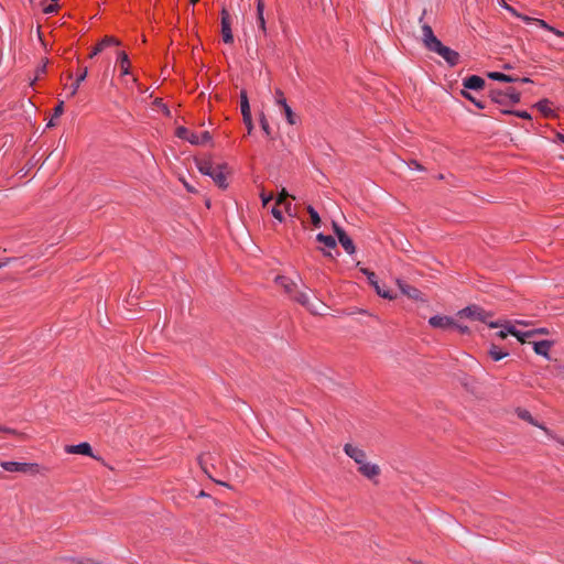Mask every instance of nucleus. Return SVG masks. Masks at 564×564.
<instances>
[{
    "label": "nucleus",
    "instance_id": "4be33fe9",
    "mask_svg": "<svg viewBox=\"0 0 564 564\" xmlns=\"http://www.w3.org/2000/svg\"><path fill=\"white\" fill-rule=\"evenodd\" d=\"M221 35L223 40L227 44H231L234 42V35L231 32L230 21H221Z\"/></svg>",
    "mask_w": 564,
    "mask_h": 564
},
{
    "label": "nucleus",
    "instance_id": "69168bd1",
    "mask_svg": "<svg viewBox=\"0 0 564 564\" xmlns=\"http://www.w3.org/2000/svg\"><path fill=\"white\" fill-rule=\"evenodd\" d=\"M53 2H57L58 0H52Z\"/></svg>",
    "mask_w": 564,
    "mask_h": 564
},
{
    "label": "nucleus",
    "instance_id": "393cba45",
    "mask_svg": "<svg viewBox=\"0 0 564 564\" xmlns=\"http://www.w3.org/2000/svg\"><path fill=\"white\" fill-rule=\"evenodd\" d=\"M339 243L345 249V251L349 254H352L356 251L355 245L348 235L346 237H340Z\"/></svg>",
    "mask_w": 564,
    "mask_h": 564
},
{
    "label": "nucleus",
    "instance_id": "2eb2a0df",
    "mask_svg": "<svg viewBox=\"0 0 564 564\" xmlns=\"http://www.w3.org/2000/svg\"><path fill=\"white\" fill-rule=\"evenodd\" d=\"M264 2L263 0H257V23L260 31L267 34L265 19H264Z\"/></svg>",
    "mask_w": 564,
    "mask_h": 564
},
{
    "label": "nucleus",
    "instance_id": "864d4df0",
    "mask_svg": "<svg viewBox=\"0 0 564 564\" xmlns=\"http://www.w3.org/2000/svg\"><path fill=\"white\" fill-rule=\"evenodd\" d=\"M204 463H205V458H204V457H202V458H200V460H199V464L202 465L203 469H204L205 471H207V470H206V468H205V466H204Z\"/></svg>",
    "mask_w": 564,
    "mask_h": 564
},
{
    "label": "nucleus",
    "instance_id": "4468645a",
    "mask_svg": "<svg viewBox=\"0 0 564 564\" xmlns=\"http://www.w3.org/2000/svg\"><path fill=\"white\" fill-rule=\"evenodd\" d=\"M65 451L69 454H82L93 456L91 446L88 443H80L78 445H68Z\"/></svg>",
    "mask_w": 564,
    "mask_h": 564
},
{
    "label": "nucleus",
    "instance_id": "a211bd4d",
    "mask_svg": "<svg viewBox=\"0 0 564 564\" xmlns=\"http://www.w3.org/2000/svg\"><path fill=\"white\" fill-rule=\"evenodd\" d=\"M503 7L510 11L513 15L521 18L527 23H535L540 25L541 28H546V23L543 20L540 19H532L527 15L519 14L512 7L508 6L507 3L503 4Z\"/></svg>",
    "mask_w": 564,
    "mask_h": 564
},
{
    "label": "nucleus",
    "instance_id": "7c9ffc66",
    "mask_svg": "<svg viewBox=\"0 0 564 564\" xmlns=\"http://www.w3.org/2000/svg\"><path fill=\"white\" fill-rule=\"evenodd\" d=\"M307 212L310 214V217H311L313 226L314 227H319L322 220H321V217H319L318 213L312 206L307 207Z\"/></svg>",
    "mask_w": 564,
    "mask_h": 564
},
{
    "label": "nucleus",
    "instance_id": "ddd939ff",
    "mask_svg": "<svg viewBox=\"0 0 564 564\" xmlns=\"http://www.w3.org/2000/svg\"><path fill=\"white\" fill-rule=\"evenodd\" d=\"M397 284H398L399 289L401 290V292L404 295H406L408 297L413 299V300L421 299V292L416 288L408 285L406 283H404L402 280H399V279L397 280Z\"/></svg>",
    "mask_w": 564,
    "mask_h": 564
},
{
    "label": "nucleus",
    "instance_id": "423d86ee",
    "mask_svg": "<svg viewBox=\"0 0 564 564\" xmlns=\"http://www.w3.org/2000/svg\"><path fill=\"white\" fill-rule=\"evenodd\" d=\"M460 317H466L473 321H479L489 325V317L491 314L477 305L467 306L458 312Z\"/></svg>",
    "mask_w": 564,
    "mask_h": 564
},
{
    "label": "nucleus",
    "instance_id": "f257e3e1",
    "mask_svg": "<svg viewBox=\"0 0 564 564\" xmlns=\"http://www.w3.org/2000/svg\"><path fill=\"white\" fill-rule=\"evenodd\" d=\"M422 41L429 51L442 56L451 66H455L459 62V54L448 46L443 45L434 35L429 24L422 25Z\"/></svg>",
    "mask_w": 564,
    "mask_h": 564
},
{
    "label": "nucleus",
    "instance_id": "37998d69",
    "mask_svg": "<svg viewBox=\"0 0 564 564\" xmlns=\"http://www.w3.org/2000/svg\"><path fill=\"white\" fill-rule=\"evenodd\" d=\"M56 9H57L56 4H48V6L44 7L43 11H44V13L48 14V13L55 12Z\"/></svg>",
    "mask_w": 564,
    "mask_h": 564
},
{
    "label": "nucleus",
    "instance_id": "72a5a7b5",
    "mask_svg": "<svg viewBox=\"0 0 564 564\" xmlns=\"http://www.w3.org/2000/svg\"><path fill=\"white\" fill-rule=\"evenodd\" d=\"M260 126H261L263 132L265 133V135L270 137L271 128H270L267 117L263 112H261V115H260Z\"/></svg>",
    "mask_w": 564,
    "mask_h": 564
},
{
    "label": "nucleus",
    "instance_id": "9b49d317",
    "mask_svg": "<svg viewBox=\"0 0 564 564\" xmlns=\"http://www.w3.org/2000/svg\"><path fill=\"white\" fill-rule=\"evenodd\" d=\"M463 86L467 89L479 90L485 87V80L477 75H471L463 80Z\"/></svg>",
    "mask_w": 564,
    "mask_h": 564
},
{
    "label": "nucleus",
    "instance_id": "e433bc0d",
    "mask_svg": "<svg viewBox=\"0 0 564 564\" xmlns=\"http://www.w3.org/2000/svg\"><path fill=\"white\" fill-rule=\"evenodd\" d=\"M361 272H362L364 274H366V275H367V278H368V280H369V283H370L371 285H373V284H376V283L378 282V280H377V276H376L375 272H372V271H370V270H368V269H366V268H362V269H361Z\"/></svg>",
    "mask_w": 564,
    "mask_h": 564
},
{
    "label": "nucleus",
    "instance_id": "412c9836",
    "mask_svg": "<svg viewBox=\"0 0 564 564\" xmlns=\"http://www.w3.org/2000/svg\"><path fill=\"white\" fill-rule=\"evenodd\" d=\"M489 97L491 100L499 105H507V94L499 89H490Z\"/></svg>",
    "mask_w": 564,
    "mask_h": 564
},
{
    "label": "nucleus",
    "instance_id": "6e6552de",
    "mask_svg": "<svg viewBox=\"0 0 564 564\" xmlns=\"http://www.w3.org/2000/svg\"><path fill=\"white\" fill-rule=\"evenodd\" d=\"M1 467L10 473H23V474H34L37 471L36 464L30 463H19V462H2Z\"/></svg>",
    "mask_w": 564,
    "mask_h": 564
},
{
    "label": "nucleus",
    "instance_id": "6ab92c4d",
    "mask_svg": "<svg viewBox=\"0 0 564 564\" xmlns=\"http://www.w3.org/2000/svg\"><path fill=\"white\" fill-rule=\"evenodd\" d=\"M508 332L510 335L517 337V339L522 344L527 343V338L533 336V332H520L514 327V325L508 326Z\"/></svg>",
    "mask_w": 564,
    "mask_h": 564
},
{
    "label": "nucleus",
    "instance_id": "052dcab7",
    "mask_svg": "<svg viewBox=\"0 0 564 564\" xmlns=\"http://www.w3.org/2000/svg\"><path fill=\"white\" fill-rule=\"evenodd\" d=\"M185 187H187V189H189V191H191V185L185 184Z\"/></svg>",
    "mask_w": 564,
    "mask_h": 564
},
{
    "label": "nucleus",
    "instance_id": "c85d7f7f",
    "mask_svg": "<svg viewBox=\"0 0 564 564\" xmlns=\"http://www.w3.org/2000/svg\"><path fill=\"white\" fill-rule=\"evenodd\" d=\"M87 74H88L87 67L83 68V70L78 75L76 82L72 85V91H70L72 96H74L77 93V89H78L80 83L86 79Z\"/></svg>",
    "mask_w": 564,
    "mask_h": 564
},
{
    "label": "nucleus",
    "instance_id": "c756f323",
    "mask_svg": "<svg viewBox=\"0 0 564 564\" xmlns=\"http://www.w3.org/2000/svg\"><path fill=\"white\" fill-rule=\"evenodd\" d=\"M507 101L509 100L511 104H518L520 101V93L513 88H508L506 91Z\"/></svg>",
    "mask_w": 564,
    "mask_h": 564
},
{
    "label": "nucleus",
    "instance_id": "79ce46f5",
    "mask_svg": "<svg viewBox=\"0 0 564 564\" xmlns=\"http://www.w3.org/2000/svg\"><path fill=\"white\" fill-rule=\"evenodd\" d=\"M271 214L272 216L278 219L279 221H282L283 220V215H282V212L276 207L274 206L272 209H271Z\"/></svg>",
    "mask_w": 564,
    "mask_h": 564
},
{
    "label": "nucleus",
    "instance_id": "ea45409f",
    "mask_svg": "<svg viewBox=\"0 0 564 564\" xmlns=\"http://www.w3.org/2000/svg\"><path fill=\"white\" fill-rule=\"evenodd\" d=\"M63 111H64V102L59 101L58 105L54 109L53 119L62 116Z\"/></svg>",
    "mask_w": 564,
    "mask_h": 564
},
{
    "label": "nucleus",
    "instance_id": "c03bdc74",
    "mask_svg": "<svg viewBox=\"0 0 564 564\" xmlns=\"http://www.w3.org/2000/svg\"><path fill=\"white\" fill-rule=\"evenodd\" d=\"M221 21H226V22L230 21L229 12L226 9H223V11H221Z\"/></svg>",
    "mask_w": 564,
    "mask_h": 564
},
{
    "label": "nucleus",
    "instance_id": "603ef678",
    "mask_svg": "<svg viewBox=\"0 0 564 564\" xmlns=\"http://www.w3.org/2000/svg\"><path fill=\"white\" fill-rule=\"evenodd\" d=\"M412 164L415 166V169L417 170H422L423 167L415 161L412 162Z\"/></svg>",
    "mask_w": 564,
    "mask_h": 564
},
{
    "label": "nucleus",
    "instance_id": "20e7f679",
    "mask_svg": "<svg viewBox=\"0 0 564 564\" xmlns=\"http://www.w3.org/2000/svg\"><path fill=\"white\" fill-rule=\"evenodd\" d=\"M197 167L200 173L210 176L220 188H226L228 186L223 166L215 165L213 162L206 160L199 161L197 163Z\"/></svg>",
    "mask_w": 564,
    "mask_h": 564
},
{
    "label": "nucleus",
    "instance_id": "cd10ccee",
    "mask_svg": "<svg viewBox=\"0 0 564 564\" xmlns=\"http://www.w3.org/2000/svg\"><path fill=\"white\" fill-rule=\"evenodd\" d=\"M240 108H241L242 115L251 113L250 105H249V100H248L246 90H241V93H240Z\"/></svg>",
    "mask_w": 564,
    "mask_h": 564
},
{
    "label": "nucleus",
    "instance_id": "a878e982",
    "mask_svg": "<svg viewBox=\"0 0 564 564\" xmlns=\"http://www.w3.org/2000/svg\"><path fill=\"white\" fill-rule=\"evenodd\" d=\"M317 241L322 242L327 248H335L336 247V240L332 236H326L324 234H318L316 236Z\"/></svg>",
    "mask_w": 564,
    "mask_h": 564
},
{
    "label": "nucleus",
    "instance_id": "39448f33",
    "mask_svg": "<svg viewBox=\"0 0 564 564\" xmlns=\"http://www.w3.org/2000/svg\"><path fill=\"white\" fill-rule=\"evenodd\" d=\"M176 135L180 139H184L195 145L206 144L212 140V137L208 131H204L202 133H196V132L189 131L185 127H178L176 129Z\"/></svg>",
    "mask_w": 564,
    "mask_h": 564
},
{
    "label": "nucleus",
    "instance_id": "bf43d9fd",
    "mask_svg": "<svg viewBox=\"0 0 564 564\" xmlns=\"http://www.w3.org/2000/svg\"><path fill=\"white\" fill-rule=\"evenodd\" d=\"M6 262H0V268L4 267Z\"/></svg>",
    "mask_w": 564,
    "mask_h": 564
},
{
    "label": "nucleus",
    "instance_id": "c9c22d12",
    "mask_svg": "<svg viewBox=\"0 0 564 564\" xmlns=\"http://www.w3.org/2000/svg\"><path fill=\"white\" fill-rule=\"evenodd\" d=\"M502 113H506V115H514L517 117H520L522 119H527V120H530L531 119V115L527 111H512V110H502Z\"/></svg>",
    "mask_w": 564,
    "mask_h": 564
},
{
    "label": "nucleus",
    "instance_id": "f3484780",
    "mask_svg": "<svg viewBox=\"0 0 564 564\" xmlns=\"http://www.w3.org/2000/svg\"><path fill=\"white\" fill-rule=\"evenodd\" d=\"M552 346V343L550 340H541V341H534L533 343V349L535 354L541 355L545 358H549V350Z\"/></svg>",
    "mask_w": 564,
    "mask_h": 564
},
{
    "label": "nucleus",
    "instance_id": "f8f14e48",
    "mask_svg": "<svg viewBox=\"0 0 564 564\" xmlns=\"http://www.w3.org/2000/svg\"><path fill=\"white\" fill-rule=\"evenodd\" d=\"M516 413L519 419L527 421L528 423H530L533 426H538L539 429L543 430L546 434L550 433V431L544 425L538 423V421H535L533 419V416L531 415V413L528 410L519 408V409H517Z\"/></svg>",
    "mask_w": 564,
    "mask_h": 564
},
{
    "label": "nucleus",
    "instance_id": "9d476101",
    "mask_svg": "<svg viewBox=\"0 0 564 564\" xmlns=\"http://www.w3.org/2000/svg\"><path fill=\"white\" fill-rule=\"evenodd\" d=\"M120 42L113 36H105L91 51L89 57L93 58L100 52H102L107 46L110 45H119Z\"/></svg>",
    "mask_w": 564,
    "mask_h": 564
},
{
    "label": "nucleus",
    "instance_id": "7ed1b4c3",
    "mask_svg": "<svg viewBox=\"0 0 564 564\" xmlns=\"http://www.w3.org/2000/svg\"><path fill=\"white\" fill-rule=\"evenodd\" d=\"M344 452L347 456L354 459L356 464H358V470L361 475L368 479H373L379 476L380 467L376 464L368 463L366 453L362 449L351 444H346L344 446Z\"/></svg>",
    "mask_w": 564,
    "mask_h": 564
},
{
    "label": "nucleus",
    "instance_id": "58836bf2",
    "mask_svg": "<svg viewBox=\"0 0 564 564\" xmlns=\"http://www.w3.org/2000/svg\"><path fill=\"white\" fill-rule=\"evenodd\" d=\"M334 232L336 234L338 241L340 240V237H346L347 234L336 224H333Z\"/></svg>",
    "mask_w": 564,
    "mask_h": 564
},
{
    "label": "nucleus",
    "instance_id": "5fc2aeb1",
    "mask_svg": "<svg viewBox=\"0 0 564 564\" xmlns=\"http://www.w3.org/2000/svg\"><path fill=\"white\" fill-rule=\"evenodd\" d=\"M322 251H323L324 256H326V257H332L330 251H326V250H324V249H322Z\"/></svg>",
    "mask_w": 564,
    "mask_h": 564
},
{
    "label": "nucleus",
    "instance_id": "3c124183",
    "mask_svg": "<svg viewBox=\"0 0 564 564\" xmlns=\"http://www.w3.org/2000/svg\"><path fill=\"white\" fill-rule=\"evenodd\" d=\"M547 435H550L551 438L556 440L560 444H562L564 446V441L556 438V436L552 435L551 432Z\"/></svg>",
    "mask_w": 564,
    "mask_h": 564
},
{
    "label": "nucleus",
    "instance_id": "f03ea898",
    "mask_svg": "<svg viewBox=\"0 0 564 564\" xmlns=\"http://www.w3.org/2000/svg\"><path fill=\"white\" fill-rule=\"evenodd\" d=\"M275 280L294 301L305 306L313 314H322V308L324 307L322 302H311L308 295L305 292L297 291L296 284L285 276H276Z\"/></svg>",
    "mask_w": 564,
    "mask_h": 564
},
{
    "label": "nucleus",
    "instance_id": "2f4dec72",
    "mask_svg": "<svg viewBox=\"0 0 564 564\" xmlns=\"http://www.w3.org/2000/svg\"><path fill=\"white\" fill-rule=\"evenodd\" d=\"M288 197H290L289 193L286 192L285 188H282V191L278 195L276 205L284 204L285 205V209L289 210L291 204L286 203V198Z\"/></svg>",
    "mask_w": 564,
    "mask_h": 564
},
{
    "label": "nucleus",
    "instance_id": "680f3d73",
    "mask_svg": "<svg viewBox=\"0 0 564 564\" xmlns=\"http://www.w3.org/2000/svg\"><path fill=\"white\" fill-rule=\"evenodd\" d=\"M185 187H187V189H189V191H191V185L185 184Z\"/></svg>",
    "mask_w": 564,
    "mask_h": 564
},
{
    "label": "nucleus",
    "instance_id": "13d9d810",
    "mask_svg": "<svg viewBox=\"0 0 564 564\" xmlns=\"http://www.w3.org/2000/svg\"><path fill=\"white\" fill-rule=\"evenodd\" d=\"M558 139H560L561 142L564 143V135L563 134H558Z\"/></svg>",
    "mask_w": 564,
    "mask_h": 564
},
{
    "label": "nucleus",
    "instance_id": "a18cd8bd",
    "mask_svg": "<svg viewBox=\"0 0 564 564\" xmlns=\"http://www.w3.org/2000/svg\"><path fill=\"white\" fill-rule=\"evenodd\" d=\"M453 327L457 328L463 334L468 332V327L467 326L458 325L456 322H455V325Z\"/></svg>",
    "mask_w": 564,
    "mask_h": 564
},
{
    "label": "nucleus",
    "instance_id": "bb28decb",
    "mask_svg": "<svg viewBox=\"0 0 564 564\" xmlns=\"http://www.w3.org/2000/svg\"><path fill=\"white\" fill-rule=\"evenodd\" d=\"M377 292V294L383 299H388V300H393L395 299V295L390 292L389 290H386L383 286H381L379 284V282H377L376 284L372 285Z\"/></svg>",
    "mask_w": 564,
    "mask_h": 564
},
{
    "label": "nucleus",
    "instance_id": "1a4fd4ad",
    "mask_svg": "<svg viewBox=\"0 0 564 564\" xmlns=\"http://www.w3.org/2000/svg\"><path fill=\"white\" fill-rule=\"evenodd\" d=\"M429 324L434 328L447 329L455 325V321L448 316L435 315L429 319Z\"/></svg>",
    "mask_w": 564,
    "mask_h": 564
},
{
    "label": "nucleus",
    "instance_id": "4d7b16f0",
    "mask_svg": "<svg viewBox=\"0 0 564 564\" xmlns=\"http://www.w3.org/2000/svg\"><path fill=\"white\" fill-rule=\"evenodd\" d=\"M54 126H55L54 120L51 119L50 122L47 123V127H54Z\"/></svg>",
    "mask_w": 564,
    "mask_h": 564
},
{
    "label": "nucleus",
    "instance_id": "6e6d98bb",
    "mask_svg": "<svg viewBox=\"0 0 564 564\" xmlns=\"http://www.w3.org/2000/svg\"><path fill=\"white\" fill-rule=\"evenodd\" d=\"M518 80H520V82H522V83H529V82H530V79H529V78H527V77H523V78H521V79H520V78H518Z\"/></svg>",
    "mask_w": 564,
    "mask_h": 564
},
{
    "label": "nucleus",
    "instance_id": "09e8293b",
    "mask_svg": "<svg viewBox=\"0 0 564 564\" xmlns=\"http://www.w3.org/2000/svg\"><path fill=\"white\" fill-rule=\"evenodd\" d=\"M0 431L1 432H6V433H10V434H15L14 430H11V429H8V427H3V426H0Z\"/></svg>",
    "mask_w": 564,
    "mask_h": 564
},
{
    "label": "nucleus",
    "instance_id": "0e129e2a",
    "mask_svg": "<svg viewBox=\"0 0 564 564\" xmlns=\"http://www.w3.org/2000/svg\"><path fill=\"white\" fill-rule=\"evenodd\" d=\"M198 1H199V0H192V3H196V2H198Z\"/></svg>",
    "mask_w": 564,
    "mask_h": 564
},
{
    "label": "nucleus",
    "instance_id": "b1692460",
    "mask_svg": "<svg viewBox=\"0 0 564 564\" xmlns=\"http://www.w3.org/2000/svg\"><path fill=\"white\" fill-rule=\"evenodd\" d=\"M489 356L495 360L499 361L506 356H508V351H503L501 348H499L497 345L492 344L488 351Z\"/></svg>",
    "mask_w": 564,
    "mask_h": 564
},
{
    "label": "nucleus",
    "instance_id": "5701e85b",
    "mask_svg": "<svg viewBox=\"0 0 564 564\" xmlns=\"http://www.w3.org/2000/svg\"><path fill=\"white\" fill-rule=\"evenodd\" d=\"M487 76L490 79L506 82V83L518 82L517 77H512V76H509V75H506V74L499 73V72H490V73L487 74Z\"/></svg>",
    "mask_w": 564,
    "mask_h": 564
},
{
    "label": "nucleus",
    "instance_id": "aec40b11",
    "mask_svg": "<svg viewBox=\"0 0 564 564\" xmlns=\"http://www.w3.org/2000/svg\"><path fill=\"white\" fill-rule=\"evenodd\" d=\"M118 64L121 68V74L128 75L130 72V61L126 52L121 51L118 53Z\"/></svg>",
    "mask_w": 564,
    "mask_h": 564
},
{
    "label": "nucleus",
    "instance_id": "473e14b6",
    "mask_svg": "<svg viewBox=\"0 0 564 564\" xmlns=\"http://www.w3.org/2000/svg\"><path fill=\"white\" fill-rule=\"evenodd\" d=\"M462 95L468 99L469 101H471L477 108L479 109H484L485 108V104L478 99H476L470 93L466 91V90H462Z\"/></svg>",
    "mask_w": 564,
    "mask_h": 564
},
{
    "label": "nucleus",
    "instance_id": "a19ab883",
    "mask_svg": "<svg viewBox=\"0 0 564 564\" xmlns=\"http://www.w3.org/2000/svg\"><path fill=\"white\" fill-rule=\"evenodd\" d=\"M260 197H261V200H262V205L265 207L269 204V202L272 200L273 195L272 194H265L264 192H261Z\"/></svg>",
    "mask_w": 564,
    "mask_h": 564
},
{
    "label": "nucleus",
    "instance_id": "e2e57ef3",
    "mask_svg": "<svg viewBox=\"0 0 564 564\" xmlns=\"http://www.w3.org/2000/svg\"><path fill=\"white\" fill-rule=\"evenodd\" d=\"M185 187H187V189H189V191H191V185L185 184Z\"/></svg>",
    "mask_w": 564,
    "mask_h": 564
},
{
    "label": "nucleus",
    "instance_id": "49530a36",
    "mask_svg": "<svg viewBox=\"0 0 564 564\" xmlns=\"http://www.w3.org/2000/svg\"><path fill=\"white\" fill-rule=\"evenodd\" d=\"M533 335L535 334H547V329L546 328H538V329H533Z\"/></svg>",
    "mask_w": 564,
    "mask_h": 564
},
{
    "label": "nucleus",
    "instance_id": "dca6fc26",
    "mask_svg": "<svg viewBox=\"0 0 564 564\" xmlns=\"http://www.w3.org/2000/svg\"><path fill=\"white\" fill-rule=\"evenodd\" d=\"M510 325H513V323L511 321H503V322H490L489 323V327L491 328H502L501 330H499L497 333V336L500 338V339H505L507 338L508 335H510V333L508 332V326Z\"/></svg>",
    "mask_w": 564,
    "mask_h": 564
},
{
    "label": "nucleus",
    "instance_id": "de8ad7c7",
    "mask_svg": "<svg viewBox=\"0 0 564 564\" xmlns=\"http://www.w3.org/2000/svg\"><path fill=\"white\" fill-rule=\"evenodd\" d=\"M512 323H513L514 326L516 325H522V326H528L529 325V322H527V321H514Z\"/></svg>",
    "mask_w": 564,
    "mask_h": 564
},
{
    "label": "nucleus",
    "instance_id": "4c0bfd02",
    "mask_svg": "<svg viewBox=\"0 0 564 564\" xmlns=\"http://www.w3.org/2000/svg\"><path fill=\"white\" fill-rule=\"evenodd\" d=\"M242 117H243V123L246 124V127L248 129V133H251V131L253 129L251 113H245V115H242Z\"/></svg>",
    "mask_w": 564,
    "mask_h": 564
},
{
    "label": "nucleus",
    "instance_id": "8fccbe9b",
    "mask_svg": "<svg viewBox=\"0 0 564 564\" xmlns=\"http://www.w3.org/2000/svg\"><path fill=\"white\" fill-rule=\"evenodd\" d=\"M547 435H550L551 438L556 440L560 444H562L564 446V441L556 438V436L552 435L551 432Z\"/></svg>",
    "mask_w": 564,
    "mask_h": 564
},
{
    "label": "nucleus",
    "instance_id": "0eeeda50",
    "mask_svg": "<svg viewBox=\"0 0 564 564\" xmlns=\"http://www.w3.org/2000/svg\"><path fill=\"white\" fill-rule=\"evenodd\" d=\"M274 102L276 106H279L282 110V112L285 116V119L289 124L293 126L297 122V117L293 112L292 108L288 105L286 98L284 97V94L281 89H275L274 91Z\"/></svg>",
    "mask_w": 564,
    "mask_h": 564
},
{
    "label": "nucleus",
    "instance_id": "f704fd0d",
    "mask_svg": "<svg viewBox=\"0 0 564 564\" xmlns=\"http://www.w3.org/2000/svg\"><path fill=\"white\" fill-rule=\"evenodd\" d=\"M536 107L545 116H550L552 110L549 106V101L547 100H541L536 104Z\"/></svg>",
    "mask_w": 564,
    "mask_h": 564
}]
</instances>
